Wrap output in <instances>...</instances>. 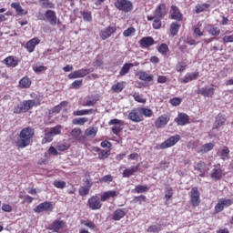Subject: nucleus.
<instances>
[{
  "label": "nucleus",
  "instance_id": "obj_28",
  "mask_svg": "<svg viewBox=\"0 0 233 233\" xmlns=\"http://www.w3.org/2000/svg\"><path fill=\"white\" fill-rule=\"evenodd\" d=\"M199 77V72L195 73H187L184 76V78L180 79V83H183L184 85L187 83H190V81H196Z\"/></svg>",
  "mask_w": 233,
  "mask_h": 233
},
{
  "label": "nucleus",
  "instance_id": "obj_8",
  "mask_svg": "<svg viewBox=\"0 0 233 233\" xmlns=\"http://www.w3.org/2000/svg\"><path fill=\"white\" fill-rule=\"evenodd\" d=\"M201 194L199 193V189L198 187H194L190 191V205L194 208L199 207L201 205Z\"/></svg>",
  "mask_w": 233,
  "mask_h": 233
},
{
  "label": "nucleus",
  "instance_id": "obj_29",
  "mask_svg": "<svg viewBox=\"0 0 233 233\" xmlns=\"http://www.w3.org/2000/svg\"><path fill=\"white\" fill-rule=\"evenodd\" d=\"M137 76L140 81H145L146 83H152V81H154V75L148 74L145 71H138Z\"/></svg>",
  "mask_w": 233,
  "mask_h": 233
},
{
  "label": "nucleus",
  "instance_id": "obj_2",
  "mask_svg": "<svg viewBox=\"0 0 233 233\" xmlns=\"http://www.w3.org/2000/svg\"><path fill=\"white\" fill-rule=\"evenodd\" d=\"M152 116H154L152 109L140 106L133 108L129 112L127 118L133 123H141V121H145V117H152Z\"/></svg>",
  "mask_w": 233,
  "mask_h": 233
},
{
  "label": "nucleus",
  "instance_id": "obj_1",
  "mask_svg": "<svg viewBox=\"0 0 233 233\" xmlns=\"http://www.w3.org/2000/svg\"><path fill=\"white\" fill-rule=\"evenodd\" d=\"M35 136V131L34 128L30 127H24L18 136L19 139L15 141V147H17V148H26V147H30L34 141Z\"/></svg>",
  "mask_w": 233,
  "mask_h": 233
},
{
  "label": "nucleus",
  "instance_id": "obj_36",
  "mask_svg": "<svg viewBox=\"0 0 233 233\" xmlns=\"http://www.w3.org/2000/svg\"><path fill=\"white\" fill-rule=\"evenodd\" d=\"M97 109H82V110H76L73 112V116H88L90 114H96Z\"/></svg>",
  "mask_w": 233,
  "mask_h": 233
},
{
  "label": "nucleus",
  "instance_id": "obj_30",
  "mask_svg": "<svg viewBox=\"0 0 233 233\" xmlns=\"http://www.w3.org/2000/svg\"><path fill=\"white\" fill-rule=\"evenodd\" d=\"M140 165L137 164V166H132L130 168H126L122 176L123 177H130L136 174V172H138Z\"/></svg>",
  "mask_w": 233,
  "mask_h": 233
},
{
  "label": "nucleus",
  "instance_id": "obj_22",
  "mask_svg": "<svg viewBox=\"0 0 233 233\" xmlns=\"http://www.w3.org/2000/svg\"><path fill=\"white\" fill-rule=\"evenodd\" d=\"M117 196H119V191L108 190V191L104 192L100 196V201H102V202L108 201V199H110V198L116 199V198H117Z\"/></svg>",
  "mask_w": 233,
  "mask_h": 233
},
{
  "label": "nucleus",
  "instance_id": "obj_61",
  "mask_svg": "<svg viewBox=\"0 0 233 233\" xmlns=\"http://www.w3.org/2000/svg\"><path fill=\"white\" fill-rule=\"evenodd\" d=\"M132 34H136V28L134 27H128L123 32L124 37H130Z\"/></svg>",
  "mask_w": 233,
  "mask_h": 233
},
{
  "label": "nucleus",
  "instance_id": "obj_60",
  "mask_svg": "<svg viewBox=\"0 0 233 233\" xmlns=\"http://www.w3.org/2000/svg\"><path fill=\"white\" fill-rule=\"evenodd\" d=\"M155 20L153 21L152 26L155 30H159L161 28V19L162 18H154Z\"/></svg>",
  "mask_w": 233,
  "mask_h": 233
},
{
  "label": "nucleus",
  "instance_id": "obj_47",
  "mask_svg": "<svg viewBox=\"0 0 233 233\" xmlns=\"http://www.w3.org/2000/svg\"><path fill=\"white\" fill-rule=\"evenodd\" d=\"M132 96L134 100L137 101V103H142V104L147 103V98L143 97V95L139 93H135L132 95Z\"/></svg>",
  "mask_w": 233,
  "mask_h": 233
},
{
  "label": "nucleus",
  "instance_id": "obj_62",
  "mask_svg": "<svg viewBox=\"0 0 233 233\" xmlns=\"http://www.w3.org/2000/svg\"><path fill=\"white\" fill-rule=\"evenodd\" d=\"M71 136L72 137H75V139H77L79 136H81V128L75 127L74 129H72Z\"/></svg>",
  "mask_w": 233,
  "mask_h": 233
},
{
  "label": "nucleus",
  "instance_id": "obj_57",
  "mask_svg": "<svg viewBox=\"0 0 233 233\" xmlns=\"http://www.w3.org/2000/svg\"><path fill=\"white\" fill-rule=\"evenodd\" d=\"M81 224L85 225V227H87L91 230H96V224L90 220H81Z\"/></svg>",
  "mask_w": 233,
  "mask_h": 233
},
{
  "label": "nucleus",
  "instance_id": "obj_33",
  "mask_svg": "<svg viewBox=\"0 0 233 233\" xmlns=\"http://www.w3.org/2000/svg\"><path fill=\"white\" fill-rule=\"evenodd\" d=\"M218 156L223 161L230 159V149H228V147L224 146L223 148L220 150Z\"/></svg>",
  "mask_w": 233,
  "mask_h": 233
},
{
  "label": "nucleus",
  "instance_id": "obj_25",
  "mask_svg": "<svg viewBox=\"0 0 233 233\" xmlns=\"http://www.w3.org/2000/svg\"><path fill=\"white\" fill-rule=\"evenodd\" d=\"M171 19L174 21H183V14L177 5H171Z\"/></svg>",
  "mask_w": 233,
  "mask_h": 233
},
{
  "label": "nucleus",
  "instance_id": "obj_18",
  "mask_svg": "<svg viewBox=\"0 0 233 233\" xmlns=\"http://www.w3.org/2000/svg\"><path fill=\"white\" fill-rule=\"evenodd\" d=\"M227 123V117L221 113L218 114L215 117V121L213 123V130H219L221 127H225V124Z\"/></svg>",
  "mask_w": 233,
  "mask_h": 233
},
{
  "label": "nucleus",
  "instance_id": "obj_63",
  "mask_svg": "<svg viewBox=\"0 0 233 233\" xmlns=\"http://www.w3.org/2000/svg\"><path fill=\"white\" fill-rule=\"evenodd\" d=\"M169 103L172 105V106H179L181 105V98L173 97L169 100Z\"/></svg>",
  "mask_w": 233,
  "mask_h": 233
},
{
  "label": "nucleus",
  "instance_id": "obj_19",
  "mask_svg": "<svg viewBox=\"0 0 233 233\" xmlns=\"http://www.w3.org/2000/svg\"><path fill=\"white\" fill-rule=\"evenodd\" d=\"M88 74H90V69L88 68L78 69L71 72L68 75V79H79V77H86V76H88Z\"/></svg>",
  "mask_w": 233,
  "mask_h": 233
},
{
  "label": "nucleus",
  "instance_id": "obj_50",
  "mask_svg": "<svg viewBox=\"0 0 233 233\" xmlns=\"http://www.w3.org/2000/svg\"><path fill=\"white\" fill-rule=\"evenodd\" d=\"M208 32L210 35H219L221 34V30L214 25H210Z\"/></svg>",
  "mask_w": 233,
  "mask_h": 233
},
{
  "label": "nucleus",
  "instance_id": "obj_48",
  "mask_svg": "<svg viewBox=\"0 0 233 233\" xmlns=\"http://www.w3.org/2000/svg\"><path fill=\"white\" fill-rule=\"evenodd\" d=\"M161 230H163V227L161 225H152L147 228V232L159 233Z\"/></svg>",
  "mask_w": 233,
  "mask_h": 233
},
{
  "label": "nucleus",
  "instance_id": "obj_9",
  "mask_svg": "<svg viewBox=\"0 0 233 233\" xmlns=\"http://www.w3.org/2000/svg\"><path fill=\"white\" fill-rule=\"evenodd\" d=\"M87 207L91 210H100V208L103 207V204L101 203V198L99 199V197L97 195L92 196L87 200Z\"/></svg>",
  "mask_w": 233,
  "mask_h": 233
},
{
  "label": "nucleus",
  "instance_id": "obj_45",
  "mask_svg": "<svg viewBox=\"0 0 233 233\" xmlns=\"http://www.w3.org/2000/svg\"><path fill=\"white\" fill-rule=\"evenodd\" d=\"M63 127L61 125H57L54 127H51L49 129V133L52 134V136H59L61 134V130H62Z\"/></svg>",
  "mask_w": 233,
  "mask_h": 233
},
{
  "label": "nucleus",
  "instance_id": "obj_23",
  "mask_svg": "<svg viewBox=\"0 0 233 233\" xmlns=\"http://www.w3.org/2000/svg\"><path fill=\"white\" fill-rule=\"evenodd\" d=\"M197 94H200V96H203V97H214L216 89L214 87L204 86L201 89H198Z\"/></svg>",
  "mask_w": 233,
  "mask_h": 233
},
{
  "label": "nucleus",
  "instance_id": "obj_16",
  "mask_svg": "<svg viewBox=\"0 0 233 233\" xmlns=\"http://www.w3.org/2000/svg\"><path fill=\"white\" fill-rule=\"evenodd\" d=\"M20 105L22 106V110L25 114L28 112L30 108H33V106H41V100L39 98L36 100H25Z\"/></svg>",
  "mask_w": 233,
  "mask_h": 233
},
{
  "label": "nucleus",
  "instance_id": "obj_10",
  "mask_svg": "<svg viewBox=\"0 0 233 233\" xmlns=\"http://www.w3.org/2000/svg\"><path fill=\"white\" fill-rule=\"evenodd\" d=\"M66 228V222L63 219H55L48 227V230L60 233V230Z\"/></svg>",
  "mask_w": 233,
  "mask_h": 233
},
{
  "label": "nucleus",
  "instance_id": "obj_46",
  "mask_svg": "<svg viewBox=\"0 0 233 233\" xmlns=\"http://www.w3.org/2000/svg\"><path fill=\"white\" fill-rule=\"evenodd\" d=\"M133 203H138V205H143V203H147V196L139 195L133 198Z\"/></svg>",
  "mask_w": 233,
  "mask_h": 233
},
{
  "label": "nucleus",
  "instance_id": "obj_49",
  "mask_svg": "<svg viewBox=\"0 0 233 233\" xmlns=\"http://www.w3.org/2000/svg\"><path fill=\"white\" fill-rule=\"evenodd\" d=\"M79 196L85 197L88 196L90 194V187H87L86 186H82L78 189Z\"/></svg>",
  "mask_w": 233,
  "mask_h": 233
},
{
  "label": "nucleus",
  "instance_id": "obj_39",
  "mask_svg": "<svg viewBox=\"0 0 233 233\" xmlns=\"http://www.w3.org/2000/svg\"><path fill=\"white\" fill-rule=\"evenodd\" d=\"M11 6L15 10L17 15H26L27 12L25 13V9H23L21 4L15 2L11 4Z\"/></svg>",
  "mask_w": 233,
  "mask_h": 233
},
{
  "label": "nucleus",
  "instance_id": "obj_14",
  "mask_svg": "<svg viewBox=\"0 0 233 233\" xmlns=\"http://www.w3.org/2000/svg\"><path fill=\"white\" fill-rule=\"evenodd\" d=\"M223 176H225V174L223 173V169L221 168V164L215 165L210 172L211 179H214L215 181H219L220 179H223Z\"/></svg>",
  "mask_w": 233,
  "mask_h": 233
},
{
  "label": "nucleus",
  "instance_id": "obj_53",
  "mask_svg": "<svg viewBox=\"0 0 233 233\" xmlns=\"http://www.w3.org/2000/svg\"><path fill=\"white\" fill-rule=\"evenodd\" d=\"M33 70L34 72H35V74H41V72H46V70H47V67L36 64L33 66Z\"/></svg>",
  "mask_w": 233,
  "mask_h": 233
},
{
  "label": "nucleus",
  "instance_id": "obj_31",
  "mask_svg": "<svg viewBox=\"0 0 233 233\" xmlns=\"http://www.w3.org/2000/svg\"><path fill=\"white\" fill-rule=\"evenodd\" d=\"M125 216H127V211H125L123 208H117L114 211L111 219H113V221H121Z\"/></svg>",
  "mask_w": 233,
  "mask_h": 233
},
{
  "label": "nucleus",
  "instance_id": "obj_52",
  "mask_svg": "<svg viewBox=\"0 0 233 233\" xmlns=\"http://www.w3.org/2000/svg\"><path fill=\"white\" fill-rule=\"evenodd\" d=\"M85 123H88V117H80L73 119V125H80V127H83Z\"/></svg>",
  "mask_w": 233,
  "mask_h": 233
},
{
  "label": "nucleus",
  "instance_id": "obj_3",
  "mask_svg": "<svg viewBox=\"0 0 233 233\" xmlns=\"http://www.w3.org/2000/svg\"><path fill=\"white\" fill-rule=\"evenodd\" d=\"M167 14H168V11L167 10V5L159 4L156 7L153 15H147V21H154V18L163 19Z\"/></svg>",
  "mask_w": 233,
  "mask_h": 233
},
{
  "label": "nucleus",
  "instance_id": "obj_17",
  "mask_svg": "<svg viewBox=\"0 0 233 233\" xmlns=\"http://www.w3.org/2000/svg\"><path fill=\"white\" fill-rule=\"evenodd\" d=\"M175 123L178 127H185V125L190 123V116L187 113L178 112L177 116L175 118Z\"/></svg>",
  "mask_w": 233,
  "mask_h": 233
},
{
  "label": "nucleus",
  "instance_id": "obj_64",
  "mask_svg": "<svg viewBox=\"0 0 233 233\" xmlns=\"http://www.w3.org/2000/svg\"><path fill=\"white\" fill-rule=\"evenodd\" d=\"M173 196H174V190L172 189V187H168L165 191V198L167 199V201H168V199H170Z\"/></svg>",
  "mask_w": 233,
  "mask_h": 233
},
{
  "label": "nucleus",
  "instance_id": "obj_38",
  "mask_svg": "<svg viewBox=\"0 0 233 233\" xmlns=\"http://www.w3.org/2000/svg\"><path fill=\"white\" fill-rule=\"evenodd\" d=\"M179 28H181V25H179L176 22L171 23L170 24V28H169L170 35L173 37H176V35H177V34L179 32Z\"/></svg>",
  "mask_w": 233,
  "mask_h": 233
},
{
  "label": "nucleus",
  "instance_id": "obj_51",
  "mask_svg": "<svg viewBox=\"0 0 233 233\" xmlns=\"http://www.w3.org/2000/svg\"><path fill=\"white\" fill-rule=\"evenodd\" d=\"M52 141H54V137L49 131L45 134V137L42 139V144L45 145L46 143H52Z\"/></svg>",
  "mask_w": 233,
  "mask_h": 233
},
{
  "label": "nucleus",
  "instance_id": "obj_32",
  "mask_svg": "<svg viewBox=\"0 0 233 233\" xmlns=\"http://www.w3.org/2000/svg\"><path fill=\"white\" fill-rule=\"evenodd\" d=\"M18 86L19 88H30L32 86V79L26 76H24L19 80Z\"/></svg>",
  "mask_w": 233,
  "mask_h": 233
},
{
  "label": "nucleus",
  "instance_id": "obj_12",
  "mask_svg": "<svg viewBox=\"0 0 233 233\" xmlns=\"http://www.w3.org/2000/svg\"><path fill=\"white\" fill-rule=\"evenodd\" d=\"M52 210H54V205L52 202L48 201L42 202L34 208V212L36 214H41V212H52Z\"/></svg>",
  "mask_w": 233,
  "mask_h": 233
},
{
  "label": "nucleus",
  "instance_id": "obj_11",
  "mask_svg": "<svg viewBox=\"0 0 233 233\" xmlns=\"http://www.w3.org/2000/svg\"><path fill=\"white\" fill-rule=\"evenodd\" d=\"M116 32H117V27L116 26H107L104 29H102L99 32V35L102 41H106V39H108V37H112V35H114V34H116Z\"/></svg>",
  "mask_w": 233,
  "mask_h": 233
},
{
  "label": "nucleus",
  "instance_id": "obj_37",
  "mask_svg": "<svg viewBox=\"0 0 233 233\" xmlns=\"http://www.w3.org/2000/svg\"><path fill=\"white\" fill-rule=\"evenodd\" d=\"M157 52L161 54V56H164V57H167L168 52H170V48H168V45L167 44H161L157 46Z\"/></svg>",
  "mask_w": 233,
  "mask_h": 233
},
{
  "label": "nucleus",
  "instance_id": "obj_15",
  "mask_svg": "<svg viewBox=\"0 0 233 233\" xmlns=\"http://www.w3.org/2000/svg\"><path fill=\"white\" fill-rule=\"evenodd\" d=\"M108 125L110 127H112V125L114 127H111V130L113 132V134H115V136H118L119 133H121V131L123 130V121L122 120H119L117 118H114V119H111L109 122H108Z\"/></svg>",
  "mask_w": 233,
  "mask_h": 233
},
{
  "label": "nucleus",
  "instance_id": "obj_41",
  "mask_svg": "<svg viewBox=\"0 0 233 233\" xmlns=\"http://www.w3.org/2000/svg\"><path fill=\"white\" fill-rule=\"evenodd\" d=\"M111 90L116 94H119L125 90V82H117L116 84L111 86Z\"/></svg>",
  "mask_w": 233,
  "mask_h": 233
},
{
  "label": "nucleus",
  "instance_id": "obj_44",
  "mask_svg": "<svg viewBox=\"0 0 233 233\" xmlns=\"http://www.w3.org/2000/svg\"><path fill=\"white\" fill-rule=\"evenodd\" d=\"M187 66H188L187 65V62L185 61H180V62H177V65H176V70L177 72H185V70H187Z\"/></svg>",
  "mask_w": 233,
  "mask_h": 233
},
{
  "label": "nucleus",
  "instance_id": "obj_42",
  "mask_svg": "<svg viewBox=\"0 0 233 233\" xmlns=\"http://www.w3.org/2000/svg\"><path fill=\"white\" fill-rule=\"evenodd\" d=\"M39 4L42 8H56V4L50 0H39Z\"/></svg>",
  "mask_w": 233,
  "mask_h": 233
},
{
  "label": "nucleus",
  "instance_id": "obj_21",
  "mask_svg": "<svg viewBox=\"0 0 233 233\" xmlns=\"http://www.w3.org/2000/svg\"><path fill=\"white\" fill-rule=\"evenodd\" d=\"M168 121H170V116L167 115H162L157 118L155 121L156 128H165L167 125H168Z\"/></svg>",
  "mask_w": 233,
  "mask_h": 233
},
{
  "label": "nucleus",
  "instance_id": "obj_54",
  "mask_svg": "<svg viewBox=\"0 0 233 233\" xmlns=\"http://www.w3.org/2000/svg\"><path fill=\"white\" fill-rule=\"evenodd\" d=\"M97 101H99V96L96 95V96H93L92 100H86L84 106H94V105H96V103H97Z\"/></svg>",
  "mask_w": 233,
  "mask_h": 233
},
{
  "label": "nucleus",
  "instance_id": "obj_4",
  "mask_svg": "<svg viewBox=\"0 0 233 233\" xmlns=\"http://www.w3.org/2000/svg\"><path fill=\"white\" fill-rule=\"evenodd\" d=\"M115 6L120 12H125V14H128V12L134 10V4L130 0H116Z\"/></svg>",
  "mask_w": 233,
  "mask_h": 233
},
{
  "label": "nucleus",
  "instance_id": "obj_6",
  "mask_svg": "<svg viewBox=\"0 0 233 233\" xmlns=\"http://www.w3.org/2000/svg\"><path fill=\"white\" fill-rule=\"evenodd\" d=\"M233 199L232 198H219L218 203L215 206V214H219L225 210V208H228V207H232Z\"/></svg>",
  "mask_w": 233,
  "mask_h": 233
},
{
  "label": "nucleus",
  "instance_id": "obj_56",
  "mask_svg": "<svg viewBox=\"0 0 233 233\" xmlns=\"http://www.w3.org/2000/svg\"><path fill=\"white\" fill-rule=\"evenodd\" d=\"M114 177L112 175H106L99 179V183H112Z\"/></svg>",
  "mask_w": 233,
  "mask_h": 233
},
{
  "label": "nucleus",
  "instance_id": "obj_59",
  "mask_svg": "<svg viewBox=\"0 0 233 233\" xmlns=\"http://www.w3.org/2000/svg\"><path fill=\"white\" fill-rule=\"evenodd\" d=\"M53 185L56 188H65V187H66V182L63 180H55Z\"/></svg>",
  "mask_w": 233,
  "mask_h": 233
},
{
  "label": "nucleus",
  "instance_id": "obj_40",
  "mask_svg": "<svg viewBox=\"0 0 233 233\" xmlns=\"http://www.w3.org/2000/svg\"><path fill=\"white\" fill-rule=\"evenodd\" d=\"M210 8V4H198L196 5L195 14H201L207 12Z\"/></svg>",
  "mask_w": 233,
  "mask_h": 233
},
{
  "label": "nucleus",
  "instance_id": "obj_5",
  "mask_svg": "<svg viewBox=\"0 0 233 233\" xmlns=\"http://www.w3.org/2000/svg\"><path fill=\"white\" fill-rule=\"evenodd\" d=\"M40 21H48L52 26L59 25L61 21L57 18V14L54 10H46L45 13V17H38Z\"/></svg>",
  "mask_w": 233,
  "mask_h": 233
},
{
  "label": "nucleus",
  "instance_id": "obj_20",
  "mask_svg": "<svg viewBox=\"0 0 233 233\" xmlns=\"http://www.w3.org/2000/svg\"><path fill=\"white\" fill-rule=\"evenodd\" d=\"M140 48H150L153 45H156V40L152 36H144L138 41Z\"/></svg>",
  "mask_w": 233,
  "mask_h": 233
},
{
  "label": "nucleus",
  "instance_id": "obj_55",
  "mask_svg": "<svg viewBox=\"0 0 233 233\" xmlns=\"http://www.w3.org/2000/svg\"><path fill=\"white\" fill-rule=\"evenodd\" d=\"M108 156H110V151H106V150L102 149L98 153V159L104 161V159H107Z\"/></svg>",
  "mask_w": 233,
  "mask_h": 233
},
{
  "label": "nucleus",
  "instance_id": "obj_43",
  "mask_svg": "<svg viewBox=\"0 0 233 233\" xmlns=\"http://www.w3.org/2000/svg\"><path fill=\"white\" fill-rule=\"evenodd\" d=\"M85 135L87 136V137H96V136H97V128L88 127L86 129Z\"/></svg>",
  "mask_w": 233,
  "mask_h": 233
},
{
  "label": "nucleus",
  "instance_id": "obj_58",
  "mask_svg": "<svg viewBox=\"0 0 233 233\" xmlns=\"http://www.w3.org/2000/svg\"><path fill=\"white\" fill-rule=\"evenodd\" d=\"M81 15H83L84 21H86V23H90V21H92V14L91 13L82 11Z\"/></svg>",
  "mask_w": 233,
  "mask_h": 233
},
{
  "label": "nucleus",
  "instance_id": "obj_35",
  "mask_svg": "<svg viewBox=\"0 0 233 233\" xmlns=\"http://www.w3.org/2000/svg\"><path fill=\"white\" fill-rule=\"evenodd\" d=\"M150 190V187L147 185H137L133 189L135 194H147Z\"/></svg>",
  "mask_w": 233,
  "mask_h": 233
},
{
  "label": "nucleus",
  "instance_id": "obj_13",
  "mask_svg": "<svg viewBox=\"0 0 233 233\" xmlns=\"http://www.w3.org/2000/svg\"><path fill=\"white\" fill-rule=\"evenodd\" d=\"M194 170H196L199 177H205L209 168L207 167V163H205V161L200 160L194 166Z\"/></svg>",
  "mask_w": 233,
  "mask_h": 233
},
{
  "label": "nucleus",
  "instance_id": "obj_34",
  "mask_svg": "<svg viewBox=\"0 0 233 233\" xmlns=\"http://www.w3.org/2000/svg\"><path fill=\"white\" fill-rule=\"evenodd\" d=\"M214 147L215 145L212 142L204 144L199 147L198 153L207 154V152H210V150H214Z\"/></svg>",
  "mask_w": 233,
  "mask_h": 233
},
{
  "label": "nucleus",
  "instance_id": "obj_24",
  "mask_svg": "<svg viewBox=\"0 0 233 233\" xmlns=\"http://www.w3.org/2000/svg\"><path fill=\"white\" fill-rule=\"evenodd\" d=\"M3 63L6 65L8 68H15V66L19 65V59L14 56H10L5 58Z\"/></svg>",
  "mask_w": 233,
  "mask_h": 233
},
{
  "label": "nucleus",
  "instance_id": "obj_26",
  "mask_svg": "<svg viewBox=\"0 0 233 233\" xmlns=\"http://www.w3.org/2000/svg\"><path fill=\"white\" fill-rule=\"evenodd\" d=\"M41 43V40L37 37H34L25 44V48L29 54H32L35 50V46Z\"/></svg>",
  "mask_w": 233,
  "mask_h": 233
},
{
  "label": "nucleus",
  "instance_id": "obj_27",
  "mask_svg": "<svg viewBox=\"0 0 233 233\" xmlns=\"http://www.w3.org/2000/svg\"><path fill=\"white\" fill-rule=\"evenodd\" d=\"M133 66H139L138 62L135 63H126L123 65L122 68L119 71V76L123 77V76H127L128 72H130V68H133Z\"/></svg>",
  "mask_w": 233,
  "mask_h": 233
},
{
  "label": "nucleus",
  "instance_id": "obj_7",
  "mask_svg": "<svg viewBox=\"0 0 233 233\" xmlns=\"http://www.w3.org/2000/svg\"><path fill=\"white\" fill-rule=\"evenodd\" d=\"M179 141H181V136H171L169 138H167L166 141L162 142L159 145V148L160 150H165V148H170L174 147L177 143H179Z\"/></svg>",
  "mask_w": 233,
  "mask_h": 233
}]
</instances>
